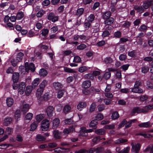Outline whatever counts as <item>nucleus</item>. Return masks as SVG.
<instances>
[{
    "instance_id": "1",
    "label": "nucleus",
    "mask_w": 153,
    "mask_h": 153,
    "mask_svg": "<svg viewBox=\"0 0 153 153\" xmlns=\"http://www.w3.org/2000/svg\"><path fill=\"white\" fill-rule=\"evenodd\" d=\"M131 151L133 153H138L141 148V144L139 143L132 142Z\"/></svg>"
},
{
    "instance_id": "2",
    "label": "nucleus",
    "mask_w": 153,
    "mask_h": 153,
    "mask_svg": "<svg viewBox=\"0 0 153 153\" xmlns=\"http://www.w3.org/2000/svg\"><path fill=\"white\" fill-rule=\"evenodd\" d=\"M50 126V122L48 120L45 119L41 123V129L42 131H46L48 130Z\"/></svg>"
},
{
    "instance_id": "3",
    "label": "nucleus",
    "mask_w": 153,
    "mask_h": 153,
    "mask_svg": "<svg viewBox=\"0 0 153 153\" xmlns=\"http://www.w3.org/2000/svg\"><path fill=\"white\" fill-rule=\"evenodd\" d=\"M24 56L23 53L22 52L19 53L17 55L16 58V62L14 63L15 61V59H13L11 61V63L12 65L15 67L17 65V63L21 61L23 57Z\"/></svg>"
},
{
    "instance_id": "4",
    "label": "nucleus",
    "mask_w": 153,
    "mask_h": 153,
    "mask_svg": "<svg viewBox=\"0 0 153 153\" xmlns=\"http://www.w3.org/2000/svg\"><path fill=\"white\" fill-rule=\"evenodd\" d=\"M25 71L27 72L29 70L33 72L35 70L34 65L32 63H30L29 64L28 62H26L25 63Z\"/></svg>"
},
{
    "instance_id": "5",
    "label": "nucleus",
    "mask_w": 153,
    "mask_h": 153,
    "mask_svg": "<svg viewBox=\"0 0 153 153\" xmlns=\"http://www.w3.org/2000/svg\"><path fill=\"white\" fill-rule=\"evenodd\" d=\"M93 129H90L87 130L85 127H82L80 130V134L84 137H86L88 135V133H90L92 132Z\"/></svg>"
},
{
    "instance_id": "6",
    "label": "nucleus",
    "mask_w": 153,
    "mask_h": 153,
    "mask_svg": "<svg viewBox=\"0 0 153 153\" xmlns=\"http://www.w3.org/2000/svg\"><path fill=\"white\" fill-rule=\"evenodd\" d=\"M47 19L48 20L54 22L58 20V16L55 15L53 13L50 12L48 15Z\"/></svg>"
},
{
    "instance_id": "7",
    "label": "nucleus",
    "mask_w": 153,
    "mask_h": 153,
    "mask_svg": "<svg viewBox=\"0 0 153 153\" xmlns=\"http://www.w3.org/2000/svg\"><path fill=\"white\" fill-rule=\"evenodd\" d=\"M26 84L25 82L20 83L18 86V93L20 94H22L25 92Z\"/></svg>"
},
{
    "instance_id": "8",
    "label": "nucleus",
    "mask_w": 153,
    "mask_h": 153,
    "mask_svg": "<svg viewBox=\"0 0 153 153\" xmlns=\"http://www.w3.org/2000/svg\"><path fill=\"white\" fill-rule=\"evenodd\" d=\"M54 109L53 107L51 105L47 107L46 112L48 117H51L53 116Z\"/></svg>"
},
{
    "instance_id": "9",
    "label": "nucleus",
    "mask_w": 153,
    "mask_h": 153,
    "mask_svg": "<svg viewBox=\"0 0 153 153\" xmlns=\"http://www.w3.org/2000/svg\"><path fill=\"white\" fill-rule=\"evenodd\" d=\"M147 112V111L144 110V109L140 108L139 107H135L133 109L131 113L132 114H133L136 113H146Z\"/></svg>"
},
{
    "instance_id": "10",
    "label": "nucleus",
    "mask_w": 153,
    "mask_h": 153,
    "mask_svg": "<svg viewBox=\"0 0 153 153\" xmlns=\"http://www.w3.org/2000/svg\"><path fill=\"white\" fill-rule=\"evenodd\" d=\"M74 130V128L73 127H71L68 128H65L63 131V133L64 135L67 136L69 134L73 132Z\"/></svg>"
},
{
    "instance_id": "11",
    "label": "nucleus",
    "mask_w": 153,
    "mask_h": 153,
    "mask_svg": "<svg viewBox=\"0 0 153 153\" xmlns=\"http://www.w3.org/2000/svg\"><path fill=\"white\" fill-rule=\"evenodd\" d=\"M153 4V0H147L144 2L143 6L144 9H147Z\"/></svg>"
},
{
    "instance_id": "12",
    "label": "nucleus",
    "mask_w": 153,
    "mask_h": 153,
    "mask_svg": "<svg viewBox=\"0 0 153 153\" xmlns=\"http://www.w3.org/2000/svg\"><path fill=\"white\" fill-rule=\"evenodd\" d=\"M12 121V118L7 117L4 119L3 124L4 126H7L10 124Z\"/></svg>"
},
{
    "instance_id": "13",
    "label": "nucleus",
    "mask_w": 153,
    "mask_h": 153,
    "mask_svg": "<svg viewBox=\"0 0 153 153\" xmlns=\"http://www.w3.org/2000/svg\"><path fill=\"white\" fill-rule=\"evenodd\" d=\"M87 105L86 103L85 102H81L79 103L77 105V109L79 111H81L83 109L86 107Z\"/></svg>"
},
{
    "instance_id": "14",
    "label": "nucleus",
    "mask_w": 153,
    "mask_h": 153,
    "mask_svg": "<svg viewBox=\"0 0 153 153\" xmlns=\"http://www.w3.org/2000/svg\"><path fill=\"white\" fill-rule=\"evenodd\" d=\"M53 87L56 90H59L62 88L63 87V85L59 82H55L53 83Z\"/></svg>"
},
{
    "instance_id": "15",
    "label": "nucleus",
    "mask_w": 153,
    "mask_h": 153,
    "mask_svg": "<svg viewBox=\"0 0 153 153\" xmlns=\"http://www.w3.org/2000/svg\"><path fill=\"white\" fill-rule=\"evenodd\" d=\"M30 108L29 105L27 104H25L20 107L21 111L23 113H26L27 112Z\"/></svg>"
},
{
    "instance_id": "16",
    "label": "nucleus",
    "mask_w": 153,
    "mask_h": 153,
    "mask_svg": "<svg viewBox=\"0 0 153 153\" xmlns=\"http://www.w3.org/2000/svg\"><path fill=\"white\" fill-rule=\"evenodd\" d=\"M19 74L18 72L13 73L12 77V80L14 82H17L19 79Z\"/></svg>"
},
{
    "instance_id": "17",
    "label": "nucleus",
    "mask_w": 153,
    "mask_h": 153,
    "mask_svg": "<svg viewBox=\"0 0 153 153\" xmlns=\"http://www.w3.org/2000/svg\"><path fill=\"white\" fill-rule=\"evenodd\" d=\"M60 120L59 118H56L53 121L52 128L54 129L56 128L59 125Z\"/></svg>"
},
{
    "instance_id": "18",
    "label": "nucleus",
    "mask_w": 153,
    "mask_h": 153,
    "mask_svg": "<svg viewBox=\"0 0 153 153\" xmlns=\"http://www.w3.org/2000/svg\"><path fill=\"white\" fill-rule=\"evenodd\" d=\"M44 90L40 88H38L36 91V95L37 98L39 99L41 97Z\"/></svg>"
},
{
    "instance_id": "19",
    "label": "nucleus",
    "mask_w": 153,
    "mask_h": 153,
    "mask_svg": "<svg viewBox=\"0 0 153 153\" xmlns=\"http://www.w3.org/2000/svg\"><path fill=\"white\" fill-rule=\"evenodd\" d=\"M6 103L7 105L9 107H10L13 104L14 100L11 97H8L6 99Z\"/></svg>"
},
{
    "instance_id": "20",
    "label": "nucleus",
    "mask_w": 153,
    "mask_h": 153,
    "mask_svg": "<svg viewBox=\"0 0 153 153\" xmlns=\"http://www.w3.org/2000/svg\"><path fill=\"white\" fill-rule=\"evenodd\" d=\"M40 79L39 78H36L34 79L31 83V86L33 88H35L40 82Z\"/></svg>"
},
{
    "instance_id": "21",
    "label": "nucleus",
    "mask_w": 153,
    "mask_h": 153,
    "mask_svg": "<svg viewBox=\"0 0 153 153\" xmlns=\"http://www.w3.org/2000/svg\"><path fill=\"white\" fill-rule=\"evenodd\" d=\"M91 85V82L90 80H86L84 81L82 83V86L85 88H88Z\"/></svg>"
},
{
    "instance_id": "22",
    "label": "nucleus",
    "mask_w": 153,
    "mask_h": 153,
    "mask_svg": "<svg viewBox=\"0 0 153 153\" xmlns=\"http://www.w3.org/2000/svg\"><path fill=\"white\" fill-rule=\"evenodd\" d=\"M131 91L134 93H142L143 92V90L139 87H136L134 86V88L132 89Z\"/></svg>"
},
{
    "instance_id": "23",
    "label": "nucleus",
    "mask_w": 153,
    "mask_h": 153,
    "mask_svg": "<svg viewBox=\"0 0 153 153\" xmlns=\"http://www.w3.org/2000/svg\"><path fill=\"white\" fill-rule=\"evenodd\" d=\"M98 123L97 120H92L90 123L89 126L90 127L93 128L95 129L97 128V125Z\"/></svg>"
},
{
    "instance_id": "24",
    "label": "nucleus",
    "mask_w": 153,
    "mask_h": 153,
    "mask_svg": "<svg viewBox=\"0 0 153 153\" xmlns=\"http://www.w3.org/2000/svg\"><path fill=\"white\" fill-rule=\"evenodd\" d=\"M33 117V114L31 113H28L26 115L25 120L26 121L29 122Z\"/></svg>"
},
{
    "instance_id": "25",
    "label": "nucleus",
    "mask_w": 153,
    "mask_h": 153,
    "mask_svg": "<svg viewBox=\"0 0 153 153\" xmlns=\"http://www.w3.org/2000/svg\"><path fill=\"white\" fill-rule=\"evenodd\" d=\"M138 126L140 127L147 128L151 126L150 122H148L145 123H142L138 125Z\"/></svg>"
},
{
    "instance_id": "26",
    "label": "nucleus",
    "mask_w": 153,
    "mask_h": 153,
    "mask_svg": "<svg viewBox=\"0 0 153 153\" xmlns=\"http://www.w3.org/2000/svg\"><path fill=\"white\" fill-rule=\"evenodd\" d=\"M53 134L54 137L56 139H58L60 138L61 136V132H59L58 130H54L53 131Z\"/></svg>"
},
{
    "instance_id": "27",
    "label": "nucleus",
    "mask_w": 153,
    "mask_h": 153,
    "mask_svg": "<svg viewBox=\"0 0 153 153\" xmlns=\"http://www.w3.org/2000/svg\"><path fill=\"white\" fill-rule=\"evenodd\" d=\"M71 109V107L69 105L67 104L64 107L63 111L65 114H67L68 112H69Z\"/></svg>"
},
{
    "instance_id": "28",
    "label": "nucleus",
    "mask_w": 153,
    "mask_h": 153,
    "mask_svg": "<svg viewBox=\"0 0 153 153\" xmlns=\"http://www.w3.org/2000/svg\"><path fill=\"white\" fill-rule=\"evenodd\" d=\"M114 19L111 17L104 21V24L106 25H111L114 22Z\"/></svg>"
},
{
    "instance_id": "29",
    "label": "nucleus",
    "mask_w": 153,
    "mask_h": 153,
    "mask_svg": "<svg viewBox=\"0 0 153 153\" xmlns=\"http://www.w3.org/2000/svg\"><path fill=\"white\" fill-rule=\"evenodd\" d=\"M33 88L31 85H28L26 88L25 94L26 95L28 96L31 92Z\"/></svg>"
},
{
    "instance_id": "30",
    "label": "nucleus",
    "mask_w": 153,
    "mask_h": 153,
    "mask_svg": "<svg viewBox=\"0 0 153 153\" xmlns=\"http://www.w3.org/2000/svg\"><path fill=\"white\" fill-rule=\"evenodd\" d=\"M46 138L41 134L37 135L36 137V139L37 140L39 141H45Z\"/></svg>"
},
{
    "instance_id": "31",
    "label": "nucleus",
    "mask_w": 153,
    "mask_h": 153,
    "mask_svg": "<svg viewBox=\"0 0 153 153\" xmlns=\"http://www.w3.org/2000/svg\"><path fill=\"white\" fill-rule=\"evenodd\" d=\"M38 126V123L36 122H33L30 125V131H33L35 130Z\"/></svg>"
},
{
    "instance_id": "32",
    "label": "nucleus",
    "mask_w": 153,
    "mask_h": 153,
    "mask_svg": "<svg viewBox=\"0 0 153 153\" xmlns=\"http://www.w3.org/2000/svg\"><path fill=\"white\" fill-rule=\"evenodd\" d=\"M44 114H40L36 115V119L37 122H39L44 118Z\"/></svg>"
},
{
    "instance_id": "33",
    "label": "nucleus",
    "mask_w": 153,
    "mask_h": 153,
    "mask_svg": "<svg viewBox=\"0 0 153 153\" xmlns=\"http://www.w3.org/2000/svg\"><path fill=\"white\" fill-rule=\"evenodd\" d=\"M24 16V14L22 11L19 12L16 14V17L17 19L18 20L21 19Z\"/></svg>"
},
{
    "instance_id": "34",
    "label": "nucleus",
    "mask_w": 153,
    "mask_h": 153,
    "mask_svg": "<svg viewBox=\"0 0 153 153\" xmlns=\"http://www.w3.org/2000/svg\"><path fill=\"white\" fill-rule=\"evenodd\" d=\"M39 73L41 76H45L47 74L48 72L46 70L42 68L40 70Z\"/></svg>"
},
{
    "instance_id": "35",
    "label": "nucleus",
    "mask_w": 153,
    "mask_h": 153,
    "mask_svg": "<svg viewBox=\"0 0 153 153\" xmlns=\"http://www.w3.org/2000/svg\"><path fill=\"white\" fill-rule=\"evenodd\" d=\"M84 9L83 8H80L78 9L76 11V15L78 16H81L83 13Z\"/></svg>"
},
{
    "instance_id": "36",
    "label": "nucleus",
    "mask_w": 153,
    "mask_h": 153,
    "mask_svg": "<svg viewBox=\"0 0 153 153\" xmlns=\"http://www.w3.org/2000/svg\"><path fill=\"white\" fill-rule=\"evenodd\" d=\"M48 83V82L46 80H43L40 84L39 85V88L44 90V88L47 85Z\"/></svg>"
},
{
    "instance_id": "37",
    "label": "nucleus",
    "mask_w": 153,
    "mask_h": 153,
    "mask_svg": "<svg viewBox=\"0 0 153 153\" xmlns=\"http://www.w3.org/2000/svg\"><path fill=\"white\" fill-rule=\"evenodd\" d=\"M20 116L21 114L20 111L19 110L16 111L15 113L14 117L16 121H17L18 119L20 117Z\"/></svg>"
},
{
    "instance_id": "38",
    "label": "nucleus",
    "mask_w": 153,
    "mask_h": 153,
    "mask_svg": "<svg viewBox=\"0 0 153 153\" xmlns=\"http://www.w3.org/2000/svg\"><path fill=\"white\" fill-rule=\"evenodd\" d=\"M149 69V68L147 66L143 65L141 68V72L144 74L146 73L147 72Z\"/></svg>"
},
{
    "instance_id": "39",
    "label": "nucleus",
    "mask_w": 153,
    "mask_h": 153,
    "mask_svg": "<svg viewBox=\"0 0 153 153\" xmlns=\"http://www.w3.org/2000/svg\"><path fill=\"white\" fill-rule=\"evenodd\" d=\"M134 9L137 10V12L140 13H142L143 12V8L141 6H138L137 5H136L134 7Z\"/></svg>"
},
{
    "instance_id": "40",
    "label": "nucleus",
    "mask_w": 153,
    "mask_h": 153,
    "mask_svg": "<svg viewBox=\"0 0 153 153\" xmlns=\"http://www.w3.org/2000/svg\"><path fill=\"white\" fill-rule=\"evenodd\" d=\"M64 90H60L57 92V97L58 98H60L62 97L65 93Z\"/></svg>"
},
{
    "instance_id": "41",
    "label": "nucleus",
    "mask_w": 153,
    "mask_h": 153,
    "mask_svg": "<svg viewBox=\"0 0 153 153\" xmlns=\"http://www.w3.org/2000/svg\"><path fill=\"white\" fill-rule=\"evenodd\" d=\"M95 132L97 134L102 135L104 134L105 130L102 129H97L95 131Z\"/></svg>"
},
{
    "instance_id": "42",
    "label": "nucleus",
    "mask_w": 153,
    "mask_h": 153,
    "mask_svg": "<svg viewBox=\"0 0 153 153\" xmlns=\"http://www.w3.org/2000/svg\"><path fill=\"white\" fill-rule=\"evenodd\" d=\"M104 61L106 64H110L113 62V60L110 57H107L104 59Z\"/></svg>"
},
{
    "instance_id": "43",
    "label": "nucleus",
    "mask_w": 153,
    "mask_h": 153,
    "mask_svg": "<svg viewBox=\"0 0 153 153\" xmlns=\"http://www.w3.org/2000/svg\"><path fill=\"white\" fill-rule=\"evenodd\" d=\"M111 13L110 12H105L102 16V17L104 19H107L111 16Z\"/></svg>"
},
{
    "instance_id": "44",
    "label": "nucleus",
    "mask_w": 153,
    "mask_h": 153,
    "mask_svg": "<svg viewBox=\"0 0 153 153\" xmlns=\"http://www.w3.org/2000/svg\"><path fill=\"white\" fill-rule=\"evenodd\" d=\"M54 150L55 152L58 153H63L65 151V150L62 148L60 147L55 149Z\"/></svg>"
},
{
    "instance_id": "45",
    "label": "nucleus",
    "mask_w": 153,
    "mask_h": 153,
    "mask_svg": "<svg viewBox=\"0 0 153 153\" xmlns=\"http://www.w3.org/2000/svg\"><path fill=\"white\" fill-rule=\"evenodd\" d=\"M87 67L85 66H82L79 68L78 71L80 73H82L85 71L88 70Z\"/></svg>"
},
{
    "instance_id": "46",
    "label": "nucleus",
    "mask_w": 153,
    "mask_h": 153,
    "mask_svg": "<svg viewBox=\"0 0 153 153\" xmlns=\"http://www.w3.org/2000/svg\"><path fill=\"white\" fill-rule=\"evenodd\" d=\"M119 117V115L118 113L116 111L114 112L111 115V118L113 120H115L118 118Z\"/></svg>"
},
{
    "instance_id": "47",
    "label": "nucleus",
    "mask_w": 153,
    "mask_h": 153,
    "mask_svg": "<svg viewBox=\"0 0 153 153\" xmlns=\"http://www.w3.org/2000/svg\"><path fill=\"white\" fill-rule=\"evenodd\" d=\"M6 133L8 135L12 134L13 131V129L12 128L7 127L6 129Z\"/></svg>"
},
{
    "instance_id": "48",
    "label": "nucleus",
    "mask_w": 153,
    "mask_h": 153,
    "mask_svg": "<svg viewBox=\"0 0 153 153\" xmlns=\"http://www.w3.org/2000/svg\"><path fill=\"white\" fill-rule=\"evenodd\" d=\"M64 70L66 72L69 73H75V71L73 69L66 67H65L64 68Z\"/></svg>"
},
{
    "instance_id": "49",
    "label": "nucleus",
    "mask_w": 153,
    "mask_h": 153,
    "mask_svg": "<svg viewBox=\"0 0 153 153\" xmlns=\"http://www.w3.org/2000/svg\"><path fill=\"white\" fill-rule=\"evenodd\" d=\"M95 118L97 120H100L103 119L104 118V116L102 114L99 113L97 114L95 117Z\"/></svg>"
},
{
    "instance_id": "50",
    "label": "nucleus",
    "mask_w": 153,
    "mask_h": 153,
    "mask_svg": "<svg viewBox=\"0 0 153 153\" xmlns=\"http://www.w3.org/2000/svg\"><path fill=\"white\" fill-rule=\"evenodd\" d=\"M45 13V11L43 10H41L39 11L36 14V16L38 17H42Z\"/></svg>"
},
{
    "instance_id": "51",
    "label": "nucleus",
    "mask_w": 153,
    "mask_h": 153,
    "mask_svg": "<svg viewBox=\"0 0 153 153\" xmlns=\"http://www.w3.org/2000/svg\"><path fill=\"white\" fill-rule=\"evenodd\" d=\"M131 25V22L128 21H126L124 22L122 25V26L126 28H128Z\"/></svg>"
},
{
    "instance_id": "52",
    "label": "nucleus",
    "mask_w": 153,
    "mask_h": 153,
    "mask_svg": "<svg viewBox=\"0 0 153 153\" xmlns=\"http://www.w3.org/2000/svg\"><path fill=\"white\" fill-rule=\"evenodd\" d=\"M139 135L143 136L145 138H149L152 137V136L149 134L146 133H141L139 134Z\"/></svg>"
},
{
    "instance_id": "53",
    "label": "nucleus",
    "mask_w": 153,
    "mask_h": 153,
    "mask_svg": "<svg viewBox=\"0 0 153 153\" xmlns=\"http://www.w3.org/2000/svg\"><path fill=\"white\" fill-rule=\"evenodd\" d=\"M121 33L119 31H117L114 33V37L116 38H119L121 37Z\"/></svg>"
},
{
    "instance_id": "54",
    "label": "nucleus",
    "mask_w": 153,
    "mask_h": 153,
    "mask_svg": "<svg viewBox=\"0 0 153 153\" xmlns=\"http://www.w3.org/2000/svg\"><path fill=\"white\" fill-rule=\"evenodd\" d=\"M12 146V145L11 144H4L0 145V149H7V147Z\"/></svg>"
},
{
    "instance_id": "55",
    "label": "nucleus",
    "mask_w": 153,
    "mask_h": 153,
    "mask_svg": "<svg viewBox=\"0 0 153 153\" xmlns=\"http://www.w3.org/2000/svg\"><path fill=\"white\" fill-rule=\"evenodd\" d=\"M130 149V148L129 146H128L124 148L123 150L120 151L119 153H128Z\"/></svg>"
},
{
    "instance_id": "56",
    "label": "nucleus",
    "mask_w": 153,
    "mask_h": 153,
    "mask_svg": "<svg viewBox=\"0 0 153 153\" xmlns=\"http://www.w3.org/2000/svg\"><path fill=\"white\" fill-rule=\"evenodd\" d=\"M95 17L93 14L90 15L88 17V22H92L94 20Z\"/></svg>"
},
{
    "instance_id": "57",
    "label": "nucleus",
    "mask_w": 153,
    "mask_h": 153,
    "mask_svg": "<svg viewBox=\"0 0 153 153\" xmlns=\"http://www.w3.org/2000/svg\"><path fill=\"white\" fill-rule=\"evenodd\" d=\"M105 108V106L104 104L100 105L97 106L98 110L99 111H103Z\"/></svg>"
},
{
    "instance_id": "58",
    "label": "nucleus",
    "mask_w": 153,
    "mask_h": 153,
    "mask_svg": "<svg viewBox=\"0 0 153 153\" xmlns=\"http://www.w3.org/2000/svg\"><path fill=\"white\" fill-rule=\"evenodd\" d=\"M86 48V45L84 44H81L77 47V48L79 50H82Z\"/></svg>"
},
{
    "instance_id": "59",
    "label": "nucleus",
    "mask_w": 153,
    "mask_h": 153,
    "mask_svg": "<svg viewBox=\"0 0 153 153\" xmlns=\"http://www.w3.org/2000/svg\"><path fill=\"white\" fill-rule=\"evenodd\" d=\"M96 104L95 103H93L91 105L89 111L90 112H93L95 110L96 106Z\"/></svg>"
},
{
    "instance_id": "60",
    "label": "nucleus",
    "mask_w": 153,
    "mask_h": 153,
    "mask_svg": "<svg viewBox=\"0 0 153 153\" xmlns=\"http://www.w3.org/2000/svg\"><path fill=\"white\" fill-rule=\"evenodd\" d=\"M147 29V26L145 25H141L139 29V30L140 31H143Z\"/></svg>"
},
{
    "instance_id": "61",
    "label": "nucleus",
    "mask_w": 153,
    "mask_h": 153,
    "mask_svg": "<svg viewBox=\"0 0 153 153\" xmlns=\"http://www.w3.org/2000/svg\"><path fill=\"white\" fill-rule=\"evenodd\" d=\"M115 125L114 124H111L109 125H107L105 126L104 128L106 129H111L114 128Z\"/></svg>"
},
{
    "instance_id": "62",
    "label": "nucleus",
    "mask_w": 153,
    "mask_h": 153,
    "mask_svg": "<svg viewBox=\"0 0 153 153\" xmlns=\"http://www.w3.org/2000/svg\"><path fill=\"white\" fill-rule=\"evenodd\" d=\"M111 74L109 72H106L104 74V77L106 79H108L110 78Z\"/></svg>"
},
{
    "instance_id": "63",
    "label": "nucleus",
    "mask_w": 153,
    "mask_h": 153,
    "mask_svg": "<svg viewBox=\"0 0 153 153\" xmlns=\"http://www.w3.org/2000/svg\"><path fill=\"white\" fill-rule=\"evenodd\" d=\"M48 29H44L42 30V34L43 36H45L48 33Z\"/></svg>"
},
{
    "instance_id": "64",
    "label": "nucleus",
    "mask_w": 153,
    "mask_h": 153,
    "mask_svg": "<svg viewBox=\"0 0 153 153\" xmlns=\"http://www.w3.org/2000/svg\"><path fill=\"white\" fill-rule=\"evenodd\" d=\"M91 25V24L88 21L85 22L84 24V27L86 29H88Z\"/></svg>"
}]
</instances>
